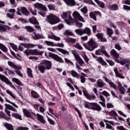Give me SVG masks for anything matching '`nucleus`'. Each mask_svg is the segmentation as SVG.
Segmentation results:
<instances>
[{"label":"nucleus","mask_w":130,"mask_h":130,"mask_svg":"<svg viewBox=\"0 0 130 130\" xmlns=\"http://www.w3.org/2000/svg\"><path fill=\"white\" fill-rule=\"evenodd\" d=\"M52 68V63L48 60L44 59L38 65V70L42 74H44L46 70H51Z\"/></svg>","instance_id":"f257e3e1"},{"label":"nucleus","mask_w":130,"mask_h":130,"mask_svg":"<svg viewBox=\"0 0 130 130\" xmlns=\"http://www.w3.org/2000/svg\"><path fill=\"white\" fill-rule=\"evenodd\" d=\"M83 46L86 49L89 50V51H93L95 48L98 47V44L95 42L92 38L90 40L87 42V44H83Z\"/></svg>","instance_id":"f03ea898"},{"label":"nucleus","mask_w":130,"mask_h":130,"mask_svg":"<svg viewBox=\"0 0 130 130\" xmlns=\"http://www.w3.org/2000/svg\"><path fill=\"white\" fill-rule=\"evenodd\" d=\"M85 108L87 109H91V110L95 111H101L102 108L97 103H89V105L88 104H84Z\"/></svg>","instance_id":"7ed1b4c3"},{"label":"nucleus","mask_w":130,"mask_h":130,"mask_svg":"<svg viewBox=\"0 0 130 130\" xmlns=\"http://www.w3.org/2000/svg\"><path fill=\"white\" fill-rule=\"evenodd\" d=\"M47 21L51 25H55L60 22V19L54 14H50L47 16Z\"/></svg>","instance_id":"20e7f679"},{"label":"nucleus","mask_w":130,"mask_h":130,"mask_svg":"<svg viewBox=\"0 0 130 130\" xmlns=\"http://www.w3.org/2000/svg\"><path fill=\"white\" fill-rule=\"evenodd\" d=\"M24 54H26L27 56H29V55H42L44 52L40 51V50L35 49H26L24 51Z\"/></svg>","instance_id":"39448f33"},{"label":"nucleus","mask_w":130,"mask_h":130,"mask_svg":"<svg viewBox=\"0 0 130 130\" xmlns=\"http://www.w3.org/2000/svg\"><path fill=\"white\" fill-rule=\"evenodd\" d=\"M48 56L49 57L52 58V59H54V60L57 61L58 62H59L60 63H62L64 62L62 58L59 57V56H58L57 54H55L51 52H49Z\"/></svg>","instance_id":"423d86ee"},{"label":"nucleus","mask_w":130,"mask_h":130,"mask_svg":"<svg viewBox=\"0 0 130 130\" xmlns=\"http://www.w3.org/2000/svg\"><path fill=\"white\" fill-rule=\"evenodd\" d=\"M0 80L2 81V82L6 83L7 85L10 86V87L13 89H16V87L13 85V83L11 82V81H10L9 78H7V77L5 76V75L0 74Z\"/></svg>","instance_id":"0eeeda50"},{"label":"nucleus","mask_w":130,"mask_h":130,"mask_svg":"<svg viewBox=\"0 0 130 130\" xmlns=\"http://www.w3.org/2000/svg\"><path fill=\"white\" fill-rule=\"evenodd\" d=\"M89 17L91 19H93L94 21H97V17L101 18V17H102V14H101V12L100 11H94L89 13Z\"/></svg>","instance_id":"6e6552de"},{"label":"nucleus","mask_w":130,"mask_h":130,"mask_svg":"<svg viewBox=\"0 0 130 130\" xmlns=\"http://www.w3.org/2000/svg\"><path fill=\"white\" fill-rule=\"evenodd\" d=\"M34 7L39 11H41V12H47L48 11L47 8L41 3H36L34 5Z\"/></svg>","instance_id":"1a4fd4ad"},{"label":"nucleus","mask_w":130,"mask_h":130,"mask_svg":"<svg viewBox=\"0 0 130 130\" xmlns=\"http://www.w3.org/2000/svg\"><path fill=\"white\" fill-rule=\"evenodd\" d=\"M72 12L71 11H67V12H63L62 14L61 15V17L62 19H69V20H73V18H72Z\"/></svg>","instance_id":"9d476101"},{"label":"nucleus","mask_w":130,"mask_h":130,"mask_svg":"<svg viewBox=\"0 0 130 130\" xmlns=\"http://www.w3.org/2000/svg\"><path fill=\"white\" fill-rule=\"evenodd\" d=\"M73 17L74 18L75 20H77L78 21H80L81 22H85V20L83 17L80 15V13L77 11H74L73 13Z\"/></svg>","instance_id":"9b49d317"},{"label":"nucleus","mask_w":130,"mask_h":130,"mask_svg":"<svg viewBox=\"0 0 130 130\" xmlns=\"http://www.w3.org/2000/svg\"><path fill=\"white\" fill-rule=\"evenodd\" d=\"M95 54L96 55H103V54H104L107 57H110V55L108 54L107 52H106V50H103V49L96 50L95 51Z\"/></svg>","instance_id":"f8f14e48"},{"label":"nucleus","mask_w":130,"mask_h":130,"mask_svg":"<svg viewBox=\"0 0 130 130\" xmlns=\"http://www.w3.org/2000/svg\"><path fill=\"white\" fill-rule=\"evenodd\" d=\"M84 95L87 98L88 100H94L96 98V96L95 95H92L89 94L88 92L84 90L83 91Z\"/></svg>","instance_id":"ddd939ff"},{"label":"nucleus","mask_w":130,"mask_h":130,"mask_svg":"<svg viewBox=\"0 0 130 130\" xmlns=\"http://www.w3.org/2000/svg\"><path fill=\"white\" fill-rule=\"evenodd\" d=\"M75 58L76 61H78L80 66H83V64H84L85 62H84V61L83 60V59H82V58L80 57V55H79V54H75Z\"/></svg>","instance_id":"4468645a"},{"label":"nucleus","mask_w":130,"mask_h":130,"mask_svg":"<svg viewBox=\"0 0 130 130\" xmlns=\"http://www.w3.org/2000/svg\"><path fill=\"white\" fill-rule=\"evenodd\" d=\"M63 2L67 5V6H69V7H74V6H76V2L75 0H63Z\"/></svg>","instance_id":"2eb2a0df"},{"label":"nucleus","mask_w":130,"mask_h":130,"mask_svg":"<svg viewBox=\"0 0 130 130\" xmlns=\"http://www.w3.org/2000/svg\"><path fill=\"white\" fill-rule=\"evenodd\" d=\"M28 21L30 24H33V25H39V22L35 17H32L29 18Z\"/></svg>","instance_id":"dca6fc26"},{"label":"nucleus","mask_w":130,"mask_h":130,"mask_svg":"<svg viewBox=\"0 0 130 130\" xmlns=\"http://www.w3.org/2000/svg\"><path fill=\"white\" fill-rule=\"evenodd\" d=\"M108 9L110 11H117L118 10V6L117 4L109 5L108 6Z\"/></svg>","instance_id":"f3484780"},{"label":"nucleus","mask_w":130,"mask_h":130,"mask_svg":"<svg viewBox=\"0 0 130 130\" xmlns=\"http://www.w3.org/2000/svg\"><path fill=\"white\" fill-rule=\"evenodd\" d=\"M96 61H98L99 63L102 64V66H106V67H107V66H108L107 63L105 61H104V60L102 57H100L98 58V59H96Z\"/></svg>","instance_id":"a211bd4d"},{"label":"nucleus","mask_w":130,"mask_h":130,"mask_svg":"<svg viewBox=\"0 0 130 130\" xmlns=\"http://www.w3.org/2000/svg\"><path fill=\"white\" fill-rule=\"evenodd\" d=\"M20 12H21L22 14L25 16H29V15H30V12L28 11V10L26 7H21Z\"/></svg>","instance_id":"6ab92c4d"},{"label":"nucleus","mask_w":130,"mask_h":130,"mask_svg":"<svg viewBox=\"0 0 130 130\" xmlns=\"http://www.w3.org/2000/svg\"><path fill=\"white\" fill-rule=\"evenodd\" d=\"M97 86L99 88H103L105 86H106V84L104 83L103 80L99 79L97 81Z\"/></svg>","instance_id":"aec40b11"},{"label":"nucleus","mask_w":130,"mask_h":130,"mask_svg":"<svg viewBox=\"0 0 130 130\" xmlns=\"http://www.w3.org/2000/svg\"><path fill=\"white\" fill-rule=\"evenodd\" d=\"M83 29V34H87L88 36H91L92 33L91 32V29L89 27H85Z\"/></svg>","instance_id":"412c9836"},{"label":"nucleus","mask_w":130,"mask_h":130,"mask_svg":"<svg viewBox=\"0 0 130 130\" xmlns=\"http://www.w3.org/2000/svg\"><path fill=\"white\" fill-rule=\"evenodd\" d=\"M20 44L22 46H24L25 48H33V47H35V45L33 44L21 43Z\"/></svg>","instance_id":"4be33fe9"},{"label":"nucleus","mask_w":130,"mask_h":130,"mask_svg":"<svg viewBox=\"0 0 130 130\" xmlns=\"http://www.w3.org/2000/svg\"><path fill=\"white\" fill-rule=\"evenodd\" d=\"M23 112L24 115H25L26 117H27L28 118H31L32 117V116L31 115L30 112H29V111H28L27 109H23Z\"/></svg>","instance_id":"5701e85b"},{"label":"nucleus","mask_w":130,"mask_h":130,"mask_svg":"<svg viewBox=\"0 0 130 130\" xmlns=\"http://www.w3.org/2000/svg\"><path fill=\"white\" fill-rule=\"evenodd\" d=\"M81 76H79V78H80L81 82L84 84L86 82V77H87V75L84 73H81Z\"/></svg>","instance_id":"b1692460"},{"label":"nucleus","mask_w":130,"mask_h":130,"mask_svg":"<svg viewBox=\"0 0 130 130\" xmlns=\"http://www.w3.org/2000/svg\"><path fill=\"white\" fill-rule=\"evenodd\" d=\"M111 55H113L114 56V58H118L119 57V54L117 53L116 51L114 49H112L111 52Z\"/></svg>","instance_id":"393cba45"},{"label":"nucleus","mask_w":130,"mask_h":130,"mask_svg":"<svg viewBox=\"0 0 130 130\" xmlns=\"http://www.w3.org/2000/svg\"><path fill=\"white\" fill-rule=\"evenodd\" d=\"M71 75L73 78H76V79H80V74L77 73L75 70L71 71Z\"/></svg>","instance_id":"a878e982"},{"label":"nucleus","mask_w":130,"mask_h":130,"mask_svg":"<svg viewBox=\"0 0 130 130\" xmlns=\"http://www.w3.org/2000/svg\"><path fill=\"white\" fill-rule=\"evenodd\" d=\"M37 117H38V119L40 122H42V123H45V120H44V118L41 115L37 114Z\"/></svg>","instance_id":"bb28decb"},{"label":"nucleus","mask_w":130,"mask_h":130,"mask_svg":"<svg viewBox=\"0 0 130 130\" xmlns=\"http://www.w3.org/2000/svg\"><path fill=\"white\" fill-rule=\"evenodd\" d=\"M12 82H14V83H15V84H17V85H18V86H23L22 84V82L19 80L18 79L16 78H13L12 79Z\"/></svg>","instance_id":"cd10ccee"},{"label":"nucleus","mask_w":130,"mask_h":130,"mask_svg":"<svg viewBox=\"0 0 130 130\" xmlns=\"http://www.w3.org/2000/svg\"><path fill=\"white\" fill-rule=\"evenodd\" d=\"M30 93L33 98H35L36 99H38V98H39V94H38L37 92L35 90H31Z\"/></svg>","instance_id":"c85d7f7f"},{"label":"nucleus","mask_w":130,"mask_h":130,"mask_svg":"<svg viewBox=\"0 0 130 130\" xmlns=\"http://www.w3.org/2000/svg\"><path fill=\"white\" fill-rule=\"evenodd\" d=\"M56 49L58 51H59V52H61V53H62V54H68V55L70 54V53L69 52V51H68L63 49L56 48Z\"/></svg>","instance_id":"c756f323"},{"label":"nucleus","mask_w":130,"mask_h":130,"mask_svg":"<svg viewBox=\"0 0 130 130\" xmlns=\"http://www.w3.org/2000/svg\"><path fill=\"white\" fill-rule=\"evenodd\" d=\"M4 125L6 128H7L8 130H12L14 128V127H13V125L7 122L4 123Z\"/></svg>","instance_id":"7c9ffc66"},{"label":"nucleus","mask_w":130,"mask_h":130,"mask_svg":"<svg viewBox=\"0 0 130 130\" xmlns=\"http://www.w3.org/2000/svg\"><path fill=\"white\" fill-rule=\"evenodd\" d=\"M24 28L25 29H26V31L27 32H29V33L34 32V31H35L34 28L32 27V26H26L24 27Z\"/></svg>","instance_id":"2f4dec72"},{"label":"nucleus","mask_w":130,"mask_h":130,"mask_svg":"<svg viewBox=\"0 0 130 130\" xmlns=\"http://www.w3.org/2000/svg\"><path fill=\"white\" fill-rule=\"evenodd\" d=\"M0 49L2 50L3 52H8V48L2 43H0Z\"/></svg>","instance_id":"473e14b6"},{"label":"nucleus","mask_w":130,"mask_h":130,"mask_svg":"<svg viewBox=\"0 0 130 130\" xmlns=\"http://www.w3.org/2000/svg\"><path fill=\"white\" fill-rule=\"evenodd\" d=\"M75 31L77 35H79L80 36H82V35H84L83 29H77L75 30Z\"/></svg>","instance_id":"72a5a7b5"},{"label":"nucleus","mask_w":130,"mask_h":130,"mask_svg":"<svg viewBox=\"0 0 130 130\" xmlns=\"http://www.w3.org/2000/svg\"><path fill=\"white\" fill-rule=\"evenodd\" d=\"M64 35H65V36H74V34L72 32L70 29H67L64 32Z\"/></svg>","instance_id":"f704fd0d"},{"label":"nucleus","mask_w":130,"mask_h":130,"mask_svg":"<svg viewBox=\"0 0 130 130\" xmlns=\"http://www.w3.org/2000/svg\"><path fill=\"white\" fill-rule=\"evenodd\" d=\"M49 112H50V113H51V114L54 115L55 117L58 118V116H57V114L56 113H54V110H53V109L51 108H49Z\"/></svg>","instance_id":"c9c22d12"},{"label":"nucleus","mask_w":130,"mask_h":130,"mask_svg":"<svg viewBox=\"0 0 130 130\" xmlns=\"http://www.w3.org/2000/svg\"><path fill=\"white\" fill-rule=\"evenodd\" d=\"M12 116L13 117H15V118H18V119H20V120H22V116L21 115L18 114V113H14L12 114Z\"/></svg>","instance_id":"e433bc0d"},{"label":"nucleus","mask_w":130,"mask_h":130,"mask_svg":"<svg viewBox=\"0 0 130 130\" xmlns=\"http://www.w3.org/2000/svg\"><path fill=\"white\" fill-rule=\"evenodd\" d=\"M106 61H107V62H108V63H109V66H110L111 67H113V66H115V62H114V61H113L111 59H106Z\"/></svg>","instance_id":"4c0bfd02"},{"label":"nucleus","mask_w":130,"mask_h":130,"mask_svg":"<svg viewBox=\"0 0 130 130\" xmlns=\"http://www.w3.org/2000/svg\"><path fill=\"white\" fill-rule=\"evenodd\" d=\"M34 34L35 37L37 40L38 39H43V36L42 35H41V34H35V32H34Z\"/></svg>","instance_id":"58836bf2"},{"label":"nucleus","mask_w":130,"mask_h":130,"mask_svg":"<svg viewBox=\"0 0 130 130\" xmlns=\"http://www.w3.org/2000/svg\"><path fill=\"white\" fill-rule=\"evenodd\" d=\"M108 35H109V37H111L112 36V34H113V30L110 28H108L107 29Z\"/></svg>","instance_id":"ea45409f"},{"label":"nucleus","mask_w":130,"mask_h":130,"mask_svg":"<svg viewBox=\"0 0 130 130\" xmlns=\"http://www.w3.org/2000/svg\"><path fill=\"white\" fill-rule=\"evenodd\" d=\"M118 89L120 91V94H121L122 95H123L124 93H125L126 90L124 89V87H118Z\"/></svg>","instance_id":"a19ab883"},{"label":"nucleus","mask_w":130,"mask_h":130,"mask_svg":"<svg viewBox=\"0 0 130 130\" xmlns=\"http://www.w3.org/2000/svg\"><path fill=\"white\" fill-rule=\"evenodd\" d=\"M109 113L111 116H118L117 113H116L114 110H112L109 112Z\"/></svg>","instance_id":"79ce46f5"},{"label":"nucleus","mask_w":130,"mask_h":130,"mask_svg":"<svg viewBox=\"0 0 130 130\" xmlns=\"http://www.w3.org/2000/svg\"><path fill=\"white\" fill-rule=\"evenodd\" d=\"M45 43L47 44V45H48V46H55V44H54V43L53 42H50L48 41H45Z\"/></svg>","instance_id":"37998d69"},{"label":"nucleus","mask_w":130,"mask_h":130,"mask_svg":"<svg viewBox=\"0 0 130 130\" xmlns=\"http://www.w3.org/2000/svg\"><path fill=\"white\" fill-rule=\"evenodd\" d=\"M80 11L82 13H83V14H87V13H88V9H87L86 7H84L83 8L81 9Z\"/></svg>","instance_id":"c03bdc74"},{"label":"nucleus","mask_w":130,"mask_h":130,"mask_svg":"<svg viewBox=\"0 0 130 130\" xmlns=\"http://www.w3.org/2000/svg\"><path fill=\"white\" fill-rule=\"evenodd\" d=\"M10 45H11V47L13 49V50H17L18 49V47H17V45H15L14 43H10Z\"/></svg>","instance_id":"a18cd8bd"},{"label":"nucleus","mask_w":130,"mask_h":130,"mask_svg":"<svg viewBox=\"0 0 130 130\" xmlns=\"http://www.w3.org/2000/svg\"><path fill=\"white\" fill-rule=\"evenodd\" d=\"M98 6L102 8V9H104V7H105V4L103 2H99L97 3Z\"/></svg>","instance_id":"49530a36"},{"label":"nucleus","mask_w":130,"mask_h":130,"mask_svg":"<svg viewBox=\"0 0 130 130\" xmlns=\"http://www.w3.org/2000/svg\"><path fill=\"white\" fill-rule=\"evenodd\" d=\"M6 92L7 94H9V95H10V96H11V97H12L13 99H16V96L14 95V94H13V92L10 91V90H6Z\"/></svg>","instance_id":"de8ad7c7"},{"label":"nucleus","mask_w":130,"mask_h":130,"mask_svg":"<svg viewBox=\"0 0 130 130\" xmlns=\"http://www.w3.org/2000/svg\"><path fill=\"white\" fill-rule=\"evenodd\" d=\"M47 119L50 124H51L52 125H54V124H55V122H54L53 120H52L51 119L49 118V117H47Z\"/></svg>","instance_id":"09e8293b"},{"label":"nucleus","mask_w":130,"mask_h":130,"mask_svg":"<svg viewBox=\"0 0 130 130\" xmlns=\"http://www.w3.org/2000/svg\"><path fill=\"white\" fill-rule=\"evenodd\" d=\"M49 11H52L55 9V6L54 5H49L47 6Z\"/></svg>","instance_id":"8fccbe9b"},{"label":"nucleus","mask_w":130,"mask_h":130,"mask_svg":"<svg viewBox=\"0 0 130 130\" xmlns=\"http://www.w3.org/2000/svg\"><path fill=\"white\" fill-rule=\"evenodd\" d=\"M83 59H84L85 62L86 63H88L89 62V58H88V56H87V55H86V54H84L83 56Z\"/></svg>","instance_id":"3c124183"},{"label":"nucleus","mask_w":130,"mask_h":130,"mask_svg":"<svg viewBox=\"0 0 130 130\" xmlns=\"http://www.w3.org/2000/svg\"><path fill=\"white\" fill-rule=\"evenodd\" d=\"M5 100H6V102H8V103L12 104V105L14 106V107H16V108H18V106H17V105H16V104H15L14 103L10 101L9 100H8L7 99H6Z\"/></svg>","instance_id":"603ef678"},{"label":"nucleus","mask_w":130,"mask_h":130,"mask_svg":"<svg viewBox=\"0 0 130 130\" xmlns=\"http://www.w3.org/2000/svg\"><path fill=\"white\" fill-rule=\"evenodd\" d=\"M115 75L117 78H120V79H124V76L121 75L119 72L116 73Z\"/></svg>","instance_id":"864d4df0"},{"label":"nucleus","mask_w":130,"mask_h":130,"mask_svg":"<svg viewBox=\"0 0 130 130\" xmlns=\"http://www.w3.org/2000/svg\"><path fill=\"white\" fill-rule=\"evenodd\" d=\"M6 25H0V31L2 32H6L7 28H6Z\"/></svg>","instance_id":"5fc2aeb1"},{"label":"nucleus","mask_w":130,"mask_h":130,"mask_svg":"<svg viewBox=\"0 0 130 130\" xmlns=\"http://www.w3.org/2000/svg\"><path fill=\"white\" fill-rule=\"evenodd\" d=\"M95 36L97 37L98 39H100V40L102 39V38L104 36L103 34L102 33H98Z\"/></svg>","instance_id":"6e6d98bb"},{"label":"nucleus","mask_w":130,"mask_h":130,"mask_svg":"<svg viewBox=\"0 0 130 130\" xmlns=\"http://www.w3.org/2000/svg\"><path fill=\"white\" fill-rule=\"evenodd\" d=\"M75 47L76 48H77V49H79V50H82V49H83V47H82V46H81V45H80V44H79V43H77L75 45Z\"/></svg>","instance_id":"4d7b16f0"},{"label":"nucleus","mask_w":130,"mask_h":130,"mask_svg":"<svg viewBox=\"0 0 130 130\" xmlns=\"http://www.w3.org/2000/svg\"><path fill=\"white\" fill-rule=\"evenodd\" d=\"M16 130H29V128L27 127L20 126L17 127Z\"/></svg>","instance_id":"13d9d810"},{"label":"nucleus","mask_w":130,"mask_h":130,"mask_svg":"<svg viewBox=\"0 0 130 130\" xmlns=\"http://www.w3.org/2000/svg\"><path fill=\"white\" fill-rule=\"evenodd\" d=\"M109 84L110 85L111 88H113V89H116V85L114 84V83L111 81L109 82Z\"/></svg>","instance_id":"bf43d9fd"},{"label":"nucleus","mask_w":130,"mask_h":130,"mask_svg":"<svg viewBox=\"0 0 130 130\" xmlns=\"http://www.w3.org/2000/svg\"><path fill=\"white\" fill-rule=\"evenodd\" d=\"M76 26H77V27H78V28H82L83 27V23L79 21H77L76 22Z\"/></svg>","instance_id":"052dcab7"},{"label":"nucleus","mask_w":130,"mask_h":130,"mask_svg":"<svg viewBox=\"0 0 130 130\" xmlns=\"http://www.w3.org/2000/svg\"><path fill=\"white\" fill-rule=\"evenodd\" d=\"M120 63L121 66H124L125 63H127V59H124L120 61Z\"/></svg>","instance_id":"680f3d73"},{"label":"nucleus","mask_w":130,"mask_h":130,"mask_svg":"<svg viewBox=\"0 0 130 130\" xmlns=\"http://www.w3.org/2000/svg\"><path fill=\"white\" fill-rule=\"evenodd\" d=\"M75 110L77 112V113L79 115V117L81 118V117H82V113H81V111H80L79 109H78L77 108H75Z\"/></svg>","instance_id":"e2e57ef3"},{"label":"nucleus","mask_w":130,"mask_h":130,"mask_svg":"<svg viewBox=\"0 0 130 130\" xmlns=\"http://www.w3.org/2000/svg\"><path fill=\"white\" fill-rule=\"evenodd\" d=\"M8 63L10 67H12V68H14L15 66H16V64H15V63L13 62H12L11 61H8Z\"/></svg>","instance_id":"0e129e2a"},{"label":"nucleus","mask_w":130,"mask_h":130,"mask_svg":"<svg viewBox=\"0 0 130 130\" xmlns=\"http://www.w3.org/2000/svg\"><path fill=\"white\" fill-rule=\"evenodd\" d=\"M102 94L106 97H108V96H110V94L106 90L103 91L102 92Z\"/></svg>","instance_id":"69168bd1"},{"label":"nucleus","mask_w":130,"mask_h":130,"mask_svg":"<svg viewBox=\"0 0 130 130\" xmlns=\"http://www.w3.org/2000/svg\"><path fill=\"white\" fill-rule=\"evenodd\" d=\"M115 47L116 49H117L118 50H121V47H120L119 44H115Z\"/></svg>","instance_id":"338daca9"},{"label":"nucleus","mask_w":130,"mask_h":130,"mask_svg":"<svg viewBox=\"0 0 130 130\" xmlns=\"http://www.w3.org/2000/svg\"><path fill=\"white\" fill-rule=\"evenodd\" d=\"M123 10H125V11H130V7L126 5L123 6Z\"/></svg>","instance_id":"774afa93"}]
</instances>
